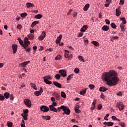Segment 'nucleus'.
<instances>
[{"label":"nucleus","mask_w":127,"mask_h":127,"mask_svg":"<svg viewBox=\"0 0 127 127\" xmlns=\"http://www.w3.org/2000/svg\"><path fill=\"white\" fill-rule=\"evenodd\" d=\"M27 37L30 39V40H33L34 39V35L29 34L27 35Z\"/></svg>","instance_id":"obj_25"},{"label":"nucleus","mask_w":127,"mask_h":127,"mask_svg":"<svg viewBox=\"0 0 127 127\" xmlns=\"http://www.w3.org/2000/svg\"><path fill=\"white\" fill-rule=\"evenodd\" d=\"M100 92H106V91H108V88L105 87H101L99 88Z\"/></svg>","instance_id":"obj_20"},{"label":"nucleus","mask_w":127,"mask_h":127,"mask_svg":"<svg viewBox=\"0 0 127 127\" xmlns=\"http://www.w3.org/2000/svg\"><path fill=\"white\" fill-rule=\"evenodd\" d=\"M116 15H117V16H120V15L122 13V12H121V9L120 8V7H119L117 9H116Z\"/></svg>","instance_id":"obj_18"},{"label":"nucleus","mask_w":127,"mask_h":127,"mask_svg":"<svg viewBox=\"0 0 127 127\" xmlns=\"http://www.w3.org/2000/svg\"><path fill=\"white\" fill-rule=\"evenodd\" d=\"M12 48L13 54H15V53H16V51H17V45L16 44H13L12 45Z\"/></svg>","instance_id":"obj_8"},{"label":"nucleus","mask_w":127,"mask_h":127,"mask_svg":"<svg viewBox=\"0 0 127 127\" xmlns=\"http://www.w3.org/2000/svg\"><path fill=\"white\" fill-rule=\"evenodd\" d=\"M112 38H113V39H114V40H118V39L119 38V37H118V36H113V37H112Z\"/></svg>","instance_id":"obj_64"},{"label":"nucleus","mask_w":127,"mask_h":127,"mask_svg":"<svg viewBox=\"0 0 127 127\" xmlns=\"http://www.w3.org/2000/svg\"><path fill=\"white\" fill-rule=\"evenodd\" d=\"M88 87L90 90H94L95 89V85L94 84H89Z\"/></svg>","instance_id":"obj_36"},{"label":"nucleus","mask_w":127,"mask_h":127,"mask_svg":"<svg viewBox=\"0 0 127 127\" xmlns=\"http://www.w3.org/2000/svg\"><path fill=\"white\" fill-rule=\"evenodd\" d=\"M34 94L35 95V96H37V97H38V96H40V95H41V92H40V91H35Z\"/></svg>","instance_id":"obj_34"},{"label":"nucleus","mask_w":127,"mask_h":127,"mask_svg":"<svg viewBox=\"0 0 127 127\" xmlns=\"http://www.w3.org/2000/svg\"><path fill=\"white\" fill-rule=\"evenodd\" d=\"M117 106L120 110V111H123L125 108V105L123 104L122 103H120L119 104H117Z\"/></svg>","instance_id":"obj_10"},{"label":"nucleus","mask_w":127,"mask_h":127,"mask_svg":"<svg viewBox=\"0 0 127 127\" xmlns=\"http://www.w3.org/2000/svg\"><path fill=\"white\" fill-rule=\"evenodd\" d=\"M120 126H121V127H125V123H120Z\"/></svg>","instance_id":"obj_63"},{"label":"nucleus","mask_w":127,"mask_h":127,"mask_svg":"<svg viewBox=\"0 0 127 127\" xmlns=\"http://www.w3.org/2000/svg\"><path fill=\"white\" fill-rule=\"evenodd\" d=\"M53 84L55 86H56V87H57V88H59L60 89L61 88V87H62L61 84L56 81H54Z\"/></svg>","instance_id":"obj_14"},{"label":"nucleus","mask_w":127,"mask_h":127,"mask_svg":"<svg viewBox=\"0 0 127 127\" xmlns=\"http://www.w3.org/2000/svg\"><path fill=\"white\" fill-rule=\"evenodd\" d=\"M61 39H62V35H60V36L58 37L57 40H56V43L57 44L60 43Z\"/></svg>","instance_id":"obj_12"},{"label":"nucleus","mask_w":127,"mask_h":127,"mask_svg":"<svg viewBox=\"0 0 127 127\" xmlns=\"http://www.w3.org/2000/svg\"><path fill=\"white\" fill-rule=\"evenodd\" d=\"M92 44H93L94 46L98 47L100 46V44H99V42L95 41H93L91 42Z\"/></svg>","instance_id":"obj_22"},{"label":"nucleus","mask_w":127,"mask_h":127,"mask_svg":"<svg viewBox=\"0 0 127 127\" xmlns=\"http://www.w3.org/2000/svg\"><path fill=\"white\" fill-rule=\"evenodd\" d=\"M24 49L25 50L26 52H30V51H31V48L29 47H26V48H24Z\"/></svg>","instance_id":"obj_40"},{"label":"nucleus","mask_w":127,"mask_h":127,"mask_svg":"<svg viewBox=\"0 0 127 127\" xmlns=\"http://www.w3.org/2000/svg\"><path fill=\"white\" fill-rule=\"evenodd\" d=\"M3 95L5 99H8V98H9V93H8V92L4 93Z\"/></svg>","instance_id":"obj_33"},{"label":"nucleus","mask_w":127,"mask_h":127,"mask_svg":"<svg viewBox=\"0 0 127 127\" xmlns=\"http://www.w3.org/2000/svg\"><path fill=\"white\" fill-rule=\"evenodd\" d=\"M29 63H30V61L24 62V63L20 64V65L22 66V67H26V65H27V64H29Z\"/></svg>","instance_id":"obj_17"},{"label":"nucleus","mask_w":127,"mask_h":127,"mask_svg":"<svg viewBox=\"0 0 127 127\" xmlns=\"http://www.w3.org/2000/svg\"><path fill=\"white\" fill-rule=\"evenodd\" d=\"M55 78L57 79V80H59L61 78V75L59 74H57L55 75Z\"/></svg>","instance_id":"obj_35"},{"label":"nucleus","mask_w":127,"mask_h":127,"mask_svg":"<svg viewBox=\"0 0 127 127\" xmlns=\"http://www.w3.org/2000/svg\"><path fill=\"white\" fill-rule=\"evenodd\" d=\"M61 97L62 98H64V99H66V93H65V92H64V91H62L61 92Z\"/></svg>","instance_id":"obj_32"},{"label":"nucleus","mask_w":127,"mask_h":127,"mask_svg":"<svg viewBox=\"0 0 127 127\" xmlns=\"http://www.w3.org/2000/svg\"><path fill=\"white\" fill-rule=\"evenodd\" d=\"M109 116H110V114H107L106 116L104 117V120H105V121H109V119H108L107 118H109Z\"/></svg>","instance_id":"obj_49"},{"label":"nucleus","mask_w":127,"mask_h":127,"mask_svg":"<svg viewBox=\"0 0 127 127\" xmlns=\"http://www.w3.org/2000/svg\"><path fill=\"white\" fill-rule=\"evenodd\" d=\"M77 58H78L79 61H81L82 62H85V60H84V58H83L81 56H78L77 57Z\"/></svg>","instance_id":"obj_30"},{"label":"nucleus","mask_w":127,"mask_h":127,"mask_svg":"<svg viewBox=\"0 0 127 127\" xmlns=\"http://www.w3.org/2000/svg\"><path fill=\"white\" fill-rule=\"evenodd\" d=\"M54 97H55L57 101L60 100V95L57 92H54L53 94Z\"/></svg>","instance_id":"obj_6"},{"label":"nucleus","mask_w":127,"mask_h":127,"mask_svg":"<svg viewBox=\"0 0 127 127\" xmlns=\"http://www.w3.org/2000/svg\"><path fill=\"white\" fill-rule=\"evenodd\" d=\"M86 92H87V89H84L82 91H81L80 92V95H81V96H83V95H85L86 94Z\"/></svg>","instance_id":"obj_31"},{"label":"nucleus","mask_w":127,"mask_h":127,"mask_svg":"<svg viewBox=\"0 0 127 127\" xmlns=\"http://www.w3.org/2000/svg\"><path fill=\"white\" fill-rule=\"evenodd\" d=\"M61 55H58L56 58L55 60H59L60 59H61Z\"/></svg>","instance_id":"obj_44"},{"label":"nucleus","mask_w":127,"mask_h":127,"mask_svg":"<svg viewBox=\"0 0 127 127\" xmlns=\"http://www.w3.org/2000/svg\"><path fill=\"white\" fill-rule=\"evenodd\" d=\"M89 7H90V4H86L83 7V10H84V11H87V10H88V9H89Z\"/></svg>","instance_id":"obj_19"},{"label":"nucleus","mask_w":127,"mask_h":127,"mask_svg":"<svg viewBox=\"0 0 127 127\" xmlns=\"http://www.w3.org/2000/svg\"><path fill=\"white\" fill-rule=\"evenodd\" d=\"M14 99V96H13V95L11 94L10 96V99L11 100V101H13Z\"/></svg>","instance_id":"obj_56"},{"label":"nucleus","mask_w":127,"mask_h":127,"mask_svg":"<svg viewBox=\"0 0 127 127\" xmlns=\"http://www.w3.org/2000/svg\"><path fill=\"white\" fill-rule=\"evenodd\" d=\"M84 38V44L85 45H87L88 43H89V41L88 40V39L87 38L83 37Z\"/></svg>","instance_id":"obj_37"},{"label":"nucleus","mask_w":127,"mask_h":127,"mask_svg":"<svg viewBox=\"0 0 127 127\" xmlns=\"http://www.w3.org/2000/svg\"><path fill=\"white\" fill-rule=\"evenodd\" d=\"M79 72H80V70L79 69V68H75L74 69V73H75V74H78Z\"/></svg>","instance_id":"obj_45"},{"label":"nucleus","mask_w":127,"mask_h":127,"mask_svg":"<svg viewBox=\"0 0 127 127\" xmlns=\"http://www.w3.org/2000/svg\"><path fill=\"white\" fill-rule=\"evenodd\" d=\"M17 28L18 29H19L20 30V29H21V28H22V26H21V25H20V24H18L17 25Z\"/></svg>","instance_id":"obj_52"},{"label":"nucleus","mask_w":127,"mask_h":127,"mask_svg":"<svg viewBox=\"0 0 127 127\" xmlns=\"http://www.w3.org/2000/svg\"><path fill=\"white\" fill-rule=\"evenodd\" d=\"M43 79H44V81L46 80H52V77L50 76V75H46L43 77Z\"/></svg>","instance_id":"obj_16"},{"label":"nucleus","mask_w":127,"mask_h":127,"mask_svg":"<svg viewBox=\"0 0 127 127\" xmlns=\"http://www.w3.org/2000/svg\"><path fill=\"white\" fill-rule=\"evenodd\" d=\"M30 45V41H24V48H26V47H29Z\"/></svg>","instance_id":"obj_13"},{"label":"nucleus","mask_w":127,"mask_h":127,"mask_svg":"<svg viewBox=\"0 0 127 127\" xmlns=\"http://www.w3.org/2000/svg\"><path fill=\"white\" fill-rule=\"evenodd\" d=\"M63 111L64 112L63 113V115H70V113H71V111H70V109L68 107L63 105Z\"/></svg>","instance_id":"obj_2"},{"label":"nucleus","mask_w":127,"mask_h":127,"mask_svg":"<svg viewBox=\"0 0 127 127\" xmlns=\"http://www.w3.org/2000/svg\"><path fill=\"white\" fill-rule=\"evenodd\" d=\"M26 5H27V7H28V8L32 7L34 6V4H33V3H32L30 2L26 3Z\"/></svg>","instance_id":"obj_27"},{"label":"nucleus","mask_w":127,"mask_h":127,"mask_svg":"<svg viewBox=\"0 0 127 127\" xmlns=\"http://www.w3.org/2000/svg\"><path fill=\"white\" fill-rule=\"evenodd\" d=\"M98 110H102V108H103V107L102 106V104H99L98 105Z\"/></svg>","instance_id":"obj_54"},{"label":"nucleus","mask_w":127,"mask_h":127,"mask_svg":"<svg viewBox=\"0 0 127 127\" xmlns=\"http://www.w3.org/2000/svg\"><path fill=\"white\" fill-rule=\"evenodd\" d=\"M121 20H122V21H123L122 23H121V24H126V23H127V20H126V18L125 17H122L120 18Z\"/></svg>","instance_id":"obj_29"},{"label":"nucleus","mask_w":127,"mask_h":127,"mask_svg":"<svg viewBox=\"0 0 127 127\" xmlns=\"http://www.w3.org/2000/svg\"><path fill=\"white\" fill-rule=\"evenodd\" d=\"M23 113H24V114H28V109L24 110Z\"/></svg>","instance_id":"obj_59"},{"label":"nucleus","mask_w":127,"mask_h":127,"mask_svg":"<svg viewBox=\"0 0 127 127\" xmlns=\"http://www.w3.org/2000/svg\"><path fill=\"white\" fill-rule=\"evenodd\" d=\"M42 118L44 120H47V121H50V120L51 119V117H50V116H43Z\"/></svg>","instance_id":"obj_21"},{"label":"nucleus","mask_w":127,"mask_h":127,"mask_svg":"<svg viewBox=\"0 0 127 127\" xmlns=\"http://www.w3.org/2000/svg\"><path fill=\"white\" fill-rule=\"evenodd\" d=\"M21 17H25L26 15H27V13H22L20 14Z\"/></svg>","instance_id":"obj_47"},{"label":"nucleus","mask_w":127,"mask_h":127,"mask_svg":"<svg viewBox=\"0 0 127 127\" xmlns=\"http://www.w3.org/2000/svg\"><path fill=\"white\" fill-rule=\"evenodd\" d=\"M22 117H23L24 120L25 121H26L27 120V117L25 116V115L23 114H21Z\"/></svg>","instance_id":"obj_51"},{"label":"nucleus","mask_w":127,"mask_h":127,"mask_svg":"<svg viewBox=\"0 0 127 127\" xmlns=\"http://www.w3.org/2000/svg\"><path fill=\"white\" fill-rule=\"evenodd\" d=\"M59 73L60 74H61V76H62L64 77H66V76H67V72H66V71H65V70L63 69L60 70Z\"/></svg>","instance_id":"obj_7"},{"label":"nucleus","mask_w":127,"mask_h":127,"mask_svg":"<svg viewBox=\"0 0 127 127\" xmlns=\"http://www.w3.org/2000/svg\"><path fill=\"white\" fill-rule=\"evenodd\" d=\"M39 23V22L37 21H34V22H32V23L31 25V27H34L36 24H38Z\"/></svg>","instance_id":"obj_26"},{"label":"nucleus","mask_w":127,"mask_h":127,"mask_svg":"<svg viewBox=\"0 0 127 127\" xmlns=\"http://www.w3.org/2000/svg\"><path fill=\"white\" fill-rule=\"evenodd\" d=\"M78 14V13H77V12H74L73 13V17H76V16H77V15Z\"/></svg>","instance_id":"obj_61"},{"label":"nucleus","mask_w":127,"mask_h":127,"mask_svg":"<svg viewBox=\"0 0 127 127\" xmlns=\"http://www.w3.org/2000/svg\"><path fill=\"white\" fill-rule=\"evenodd\" d=\"M4 100V96L0 94V101H3Z\"/></svg>","instance_id":"obj_50"},{"label":"nucleus","mask_w":127,"mask_h":127,"mask_svg":"<svg viewBox=\"0 0 127 127\" xmlns=\"http://www.w3.org/2000/svg\"><path fill=\"white\" fill-rule=\"evenodd\" d=\"M46 36V33L44 31H43L40 37H39L38 39L40 41H42L43 40V39H44V38H45Z\"/></svg>","instance_id":"obj_5"},{"label":"nucleus","mask_w":127,"mask_h":127,"mask_svg":"<svg viewBox=\"0 0 127 127\" xmlns=\"http://www.w3.org/2000/svg\"><path fill=\"white\" fill-rule=\"evenodd\" d=\"M7 127H12V123L10 122H8L7 123Z\"/></svg>","instance_id":"obj_48"},{"label":"nucleus","mask_w":127,"mask_h":127,"mask_svg":"<svg viewBox=\"0 0 127 127\" xmlns=\"http://www.w3.org/2000/svg\"><path fill=\"white\" fill-rule=\"evenodd\" d=\"M49 108H50V111H52V112H55V113H57V112H58V110H57V109L54 107L53 105H50Z\"/></svg>","instance_id":"obj_9"},{"label":"nucleus","mask_w":127,"mask_h":127,"mask_svg":"<svg viewBox=\"0 0 127 127\" xmlns=\"http://www.w3.org/2000/svg\"><path fill=\"white\" fill-rule=\"evenodd\" d=\"M31 86L32 88L34 89V90H37V88H36V85L34 83H31Z\"/></svg>","instance_id":"obj_39"},{"label":"nucleus","mask_w":127,"mask_h":127,"mask_svg":"<svg viewBox=\"0 0 127 127\" xmlns=\"http://www.w3.org/2000/svg\"><path fill=\"white\" fill-rule=\"evenodd\" d=\"M102 78L108 86H116L119 83L120 78L118 77V73L114 70H110L109 72H104Z\"/></svg>","instance_id":"obj_1"},{"label":"nucleus","mask_w":127,"mask_h":127,"mask_svg":"<svg viewBox=\"0 0 127 127\" xmlns=\"http://www.w3.org/2000/svg\"><path fill=\"white\" fill-rule=\"evenodd\" d=\"M102 29L103 31H108L109 30V26L104 25L102 27Z\"/></svg>","instance_id":"obj_24"},{"label":"nucleus","mask_w":127,"mask_h":127,"mask_svg":"<svg viewBox=\"0 0 127 127\" xmlns=\"http://www.w3.org/2000/svg\"><path fill=\"white\" fill-rule=\"evenodd\" d=\"M63 105H62L60 107L58 108L57 110L59 111V112H61V110H63Z\"/></svg>","instance_id":"obj_55"},{"label":"nucleus","mask_w":127,"mask_h":127,"mask_svg":"<svg viewBox=\"0 0 127 127\" xmlns=\"http://www.w3.org/2000/svg\"><path fill=\"white\" fill-rule=\"evenodd\" d=\"M88 29V26L87 25H84L80 29L81 32H85L86 30Z\"/></svg>","instance_id":"obj_15"},{"label":"nucleus","mask_w":127,"mask_h":127,"mask_svg":"<svg viewBox=\"0 0 127 127\" xmlns=\"http://www.w3.org/2000/svg\"><path fill=\"white\" fill-rule=\"evenodd\" d=\"M40 110L42 112H44V113H47V112H49V107L45 106L43 105L41 106Z\"/></svg>","instance_id":"obj_4"},{"label":"nucleus","mask_w":127,"mask_h":127,"mask_svg":"<svg viewBox=\"0 0 127 127\" xmlns=\"http://www.w3.org/2000/svg\"><path fill=\"white\" fill-rule=\"evenodd\" d=\"M75 112L77 114H79L80 112V111L79 110V109H75Z\"/></svg>","instance_id":"obj_58"},{"label":"nucleus","mask_w":127,"mask_h":127,"mask_svg":"<svg viewBox=\"0 0 127 127\" xmlns=\"http://www.w3.org/2000/svg\"><path fill=\"white\" fill-rule=\"evenodd\" d=\"M83 33H79L78 35V37H82L83 36Z\"/></svg>","instance_id":"obj_60"},{"label":"nucleus","mask_w":127,"mask_h":127,"mask_svg":"<svg viewBox=\"0 0 127 127\" xmlns=\"http://www.w3.org/2000/svg\"><path fill=\"white\" fill-rule=\"evenodd\" d=\"M24 102L25 105H26V106H27V107H28V108H31V101L28 99H25L24 100Z\"/></svg>","instance_id":"obj_3"},{"label":"nucleus","mask_w":127,"mask_h":127,"mask_svg":"<svg viewBox=\"0 0 127 127\" xmlns=\"http://www.w3.org/2000/svg\"><path fill=\"white\" fill-rule=\"evenodd\" d=\"M111 27H112V28H117V25H116V24H115V23H112L111 24Z\"/></svg>","instance_id":"obj_43"},{"label":"nucleus","mask_w":127,"mask_h":127,"mask_svg":"<svg viewBox=\"0 0 127 127\" xmlns=\"http://www.w3.org/2000/svg\"><path fill=\"white\" fill-rule=\"evenodd\" d=\"M41 17H42V15L41 14H37L35 16V18H37L38 19H40V18H41Z\"/></svg>","instance_id":"obj_42"},{"label":"nucleus","mask_w":127,"mask_h":127,"mask_svg":"<svg viewBox=\"0 0 127 127\" xmlns=\"http://www.w3.org/2000/svg\"><path fill=\"white\" fill-rule=\"evenodd\" d=\"M73 74H70L66 78L67 81H70V80L72 79V77H73Z\"/></svg>","instance_id":"obj_41"},{"label":"nucleus","mask_w":127,"mask_h":127,"mask_svg":"<svg viewBox=\"0 0 127 127\" xmlns=\"http://www.w3.org/2000/svg\"><path fill=\"white\" fill-rule=\"evenodd\" d=\"M17 40H18L19 43L20 44V45L22 47H24V44H23V41L21 39L18 38L17 39Z\"/></svg>","instance_id":"obj_23"},{"label":"nucleus","mask_w":127,"mask_h":127,"mask_svg":"<svg viewBox=\"0 0 127 127\" xmlns=\"http://www.w3.org/2000/svg\"><path fill=\"white\" fill-rule=\"evenodd\" d=\"M116 95L119 96V97H122L123 96V93H122V92H119L118 93H116Z\"/></svg>","instance_id":"obj_53"},{"label":"nucleus","mask_w":127,"mask_h":127,"mask_svg":"<svg viewBox=\"0 0 127 127\" xmlns=\"http://www.w3.org/2000/svg\"><path fill=\"white\" fill-rule=\"evenodd\" d=\"M112 119L115 121H118V122H120V121H121L120 119H118V118H117V117L115 116H112Z\"/></svg>","instance_id":"obj_46"},{"label":"nucleus","mask_w":127,"mask_h":127,"mask_svg":"<svg viewBox=\"0 0 127 127\" xmlns=\"http://www.w3.org/2000/svg\"><path fill=\"white\" fill-rule=\"evenodd\" d=\"M120 27H121V31H125L126 30V27L125 25H124L123 24H121Z\"/></svg>","instance_id":"obj_28"},{"label":"nucleus","mask_w":127,"mask_h":127,"mask_svg":"<svg viewBox=\"0 0 127 127\" xmlns=\"http://www.w3.org/2000/svg\"><path fill=\"white\" fill-rule=\"evenodd\" d=\"M44 82H45V83H46V84H47L48 85H51V84H52V82L49 80H46V79H45V80H44Z\"/></svg>","instance_id":"obj_38"},{"label":"nucleus","mask_w":127,"mask_h":127,"mask_svg":"<svg viewBox=\"0 0 127 127\" xmlns=\"http://www.w3.org/2000/svg\"><path fill=\"white\" fill-rule=\"evenodd\" d=\"M105 22H106V23L107 24H110V21L108 19H105Z\"/></svg>","instance_id":"obj_57"},{"label":"nucleus","mask_w":127,"mask_h":127,"mask_svg":"<svg viewBox=\"0 0 127 127\" xmlns=\"http://www.w3.org/2000/svg\"><path fill=\"white\" fill-rule=\"evenodd\" d=\"M103 125L107 126V127H112L114 126V123L111 122H105L103 123Z\"/></svg>","instance_id":"obj_11"},{"label":"nucleus","mask_w":127,"mask_h":127,"mask_svg":"<svg viewBox=\"0 0 127 127\" xmlns=\"http://www.w3.org/2000/svg\"><path fill=\"white\" fill-rule=\"evenodd\" d=\"M79 108H80V106H79L78 104H76L75 105V109H79Z\"/></svg>","instance_id":"obj_62"}]
</instances>
